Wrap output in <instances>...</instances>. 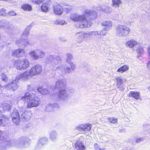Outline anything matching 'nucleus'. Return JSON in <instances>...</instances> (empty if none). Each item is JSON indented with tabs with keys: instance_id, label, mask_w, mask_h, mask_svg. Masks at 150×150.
Masks as SVG:
<instances>
[{
	"instance_id": "ea45409f",
	"label": "nucleus",
	"mask_w": 150,
	"mask_h": 150,
	"mask_svg": "<svg viewBox=\"0 0 150 150\" xmlns=\"http://www.w3.org/2000/svg\"><path fill=\"white\" fill-rule=\"evenodd\" d=\"M37 52L38 59L39 58H43L45 57V54L44 52L38 50H37Z\"/></svg>"
},
{
	"instance_id": "6e6552de",
	"label": "nucleus",
	"mask_w": 150,
	"mask_h": 150,
	"mask_svg": "<svg viewBox=\"0 0 150 150\" xmlns=\"http://www.w3.org/2000/svg\"><path fill=\"white\" fill-rule=\"evenodd\" d=\"M69 98V95L64 89L59 91L58 99V100H67Z\"/></svg>"
},
{
	"instance_id": "393cba45",
	"label": "nucleus",
	"mask_w": 150,
	"mask_h": 150,
	"mask_svg": "<svg viewBox=\"0 0 150 150\" xmlns=\"http://www.w3.org/2000/svg\"><path fill=\"white\" fill-rule=\"evenodd\" d=\"M126 81V79L125 78H122L121 77H117L116 79V85L119 88L122 84L125 82Z\"/></svg>"
},
{
	"instance_id": "0e129e2a",
	"label": "nucleus",
	"mask_w": 150,
	"mask_h": 150,
	"mask_svg": "<svg viewBox=\"0 0 150 150\" xmlns=\"http://www.w3.org/2000/svg\"><path fill=\"white\" fill-rule=\"evenodd\" d=\"M1 86L0 85V93H1L2 92V90L1 89Z\"/></svg>"
},
{
	"instance_id": "72a5a7b5",
	"label": "nucleus",
	"mask_w": 150,
	"mask_h": 150,
	"mask_svg": "<svg viewBox=\"0 0 150 150\" xmlns=\"http://www.w3.org/2000/svg\"><path fill=\"white\" fill-rule=\"evenodd\" d=\"M37 52V50L31 51L30 53L31 57L35 60L38 59V56Z\"/></svg>"
},
{
	"instance_id": "603ef678",
	"label": "nucleus",
	"mask_w": 150,
	"mask_h": 150,
	"mask_svg": "<svg viewBox=\"0 0 150 150\" xmlns=\"http://www.w3.org/2000/svg\"><path fill=\"white\" fill-rule=\"evenodd\" d=\"M8 14L9 16H15L16 15V13L14 11H9Z\"/></svg>"
},
{
	"instance_id": "49530a36",
	"label": "nucleus",
	"mask_w": 150,
	"mask_h": 150,
	"mask_svg": "<svg viewBox=\"0 0 150 150\" xmlns=\"http://www.w3.org/2000/svg\"><path fill=\"white\" fill-rule=\"evenodd\" d=\"M2 80L5 82H8V78L6 76V75L2 73L1 75Z\"/></svg>"
},
{
	"instance_id": "39448f33",
	"label": "nucleus",
	"mask_w": 150,
	"mask_h": 150,
	"mask_svg": "<svg viewBox=\"0 0 150 150\" xmlns=\"http://www.w3.org/2000/svg\"><path fill=\"white\" fill-rule=\"evenodd\" d=\"M40 102V98L38 96H35L28 101L27 107L28 108L36 107L39 105Z\"/></svg>"
},
{
	"instance_id": "8fccbe9b",
	"label": "nucleus",
	"mask_w": 150,
	"mask_h": 150,
	"mask_svg": "<svg viewBox=\"0 0 150 150\" xmlns=\"http://www.w3.org/2000/svg\"><path fill=\"white\" fill-rule=\"evenodd\" d=\"M6 10L4 8H2L0 10V16L6 15Z\"/></svg>"
},
{
	"instance_id": "412c9836",
	"label": "nucleus",
	"mask_w": 150,
	"mask_h": 150,
	"mask_svg": "<svg viewBox=\"0 0 150 150\" xmlns=\"http://www.w3.org/2000/svg\"><path fill=\"white\" fill-rule=\"evenodd\" d=\"M75 146L76 150H84L85 149L83 144L81 141L76 142Z\"/></svg>"
},
{
	"instance_id": "13d9d810",
	"label": "nucleus",
	"mask_w": 150,
	"mask_h": 150,
	"mask_svg": "<svg viewBox=\"0 0 150 150\" xmlns=\"http://www.w3.org/2000/svg\"><path fill=\"white\" fill-rule=\"evenodd\" d=\"M64 9L66 10L67 12H68L70 11L71 9V8L70 7H68L64 8Z\"/></svg>"
},
{
	"instance_id": "bb28decb",
	"label": "nucleus",
	"mask_w": 150,
	"mask_h": 150,
	"mask_svg": "<svg viewBox=\"0 0 150 150\" xmlns=\"http://www.w3.org/2000/svg\"><path fill=\"white\" fill-rule=\"evenodd\" d=\"M8 120L7 118L4 115H2V112L0 110V125L2 126V124Z\"/></svg>"
},
{
	"instance_id": "a18cd8bd",
	"label": "nucleus",
	"mask_w": 150,
	"mask_h": 150,
	"mask_svg": "<svg viewBox=\"0 0 150 150\" xmlns=\"http://www.w3.org/2000/svg\"><path fill=\"white\" fill-rule=\"evenodd\" d=\"M137 52L138 53V55L140 56L142 54L143 52V48L142 47H139L137 49Z\"/></svg>"
},
{
	"instance_id": "052dcab7",
	"label": "nucleus",
	"mask_w": 150,
	"mask_h": 150,
	"mask_svg": "<svg viewBox=\"0 0 150 150\" xmlns=\"http://www.w3.org/2000/svg\"><path fill=\"white\" fill-rule=\"evenodd\" d=\"M44 0H38V4H40L42 3Z\"/></svg>"
},
{
	"instance_id": "4468645a",
	"label": "nucleus",
	"mask_w": 150,
	"mask_h": 150,
	"mask_svg": "<svg viewBox=\"0 0 150 150\" xmlns=\"http://www.w3.org/2000/svg\"><path fill=\"white\" fill-rule=\"evenodd\" d=\"M58 71L60 74L62 75H65L67 73L71 72L72 71L70 67L66 66L64 68L61 67L58 70Z\"/></svg>"
},
{
	"instance_id": "4d7b16f0",
	"label": "nucleus",
	"mask_w": 150,
	"mask_h": 150,
	"mask_svg": "<svg viewBox=\"0 0 150 150\" xmlns=\"http://www.w3.org/2000/svg\"><path fill=\"white\" fill-rule=\"evenodd\" d=\"M60 25H66L67 24V23L65 21H60Z\"/></svg>"
},
{
	"instance_id": "f257e3e1",
	"label": "nucleus",
	"mask_w": 150,
	"mask_h": 150,
	"mask_svg": "<svg viewBox=\"0 0 150 150\" xmlns=\"http://www.w3.org/2000/svg\"><path fill=\"white\" fill-rule=\"evenodd\" d=\"M83 13L84 14L82 15L74 13L71 14L70 16V18L71 20L74 22H79L76 26L78 28H84L91 26L92 23L86 17V14L89 16L91 19L96 18L97 16L95 11L88 9H85Z\"/></svg>"
},
{
	"instance_id": "2eb2a0df",
	"label": "nucleus",
	"mask_w": 150,
	"mask_h": 150,
	"mask_svg": "<svg viewBox=\"0 0 150 150\" xmlns=\"http://www.w3.org/2000/svg\"><path fill=\"white\" fill-rule=\"evenodd\" d=\"M102 25L105 28H104L105 30H110L112 27V22L110 20L104 21L101 23Z\"/></svg>"
},
{
	"instance_id": "a19ab883",
	"label": "nucleus",
	"mask_w": 150,
	"mask_h": 150,
	"mask_svg": "<svg viewBox=\"0 0 150 150\" xmlns=\"http://www.w3.org/2000/svg\"><path fill=\"white\" fill-rule=\"evenodd\" d=\"M31 95L30 93H26L25 96L24 97H23L21 98V99L22 100H29L30 99L31 97Z\"/></svg>"
},
{
	"instance_id": "5701e85b",
	"label": "nucleus",
	"mask_w": 150,
	"mask_h": 150,
	"mask_svg": "<svg viewBox=\"0 0 150 150\" xmlns=\"http://www.w3.org/2000/svg\"><path fill=\"white\" fill-rule=\"evenodd\" d=\"M23 37L19 40V45L22 46H25L29 44L30 42L28 39H24Z\"/></svg>"
},
{
	"instance_id": "f3484780",
	"label": "nucleus",
	"mask_w": 150,
	"mask_h": 150,
	"mask_svg": "<svg viewBox=\"0 0 150 150\" xmlns=\"http://www.w3.org/2000/svg\"><path fill=\"white\" fill-rule=\"evenodd\" d=\"M20 146L23 147L28 146L30 143V139L26 138H23L20 139Z\"/></svg>"
},
{
	"instance_id": "338daca9",
	"label": "nucleus",
	"mask_w": 150,
	"mask_h": 150,
	"mask_svg": "<svg viewBox=\"0 0 150 150\" xmlns=\"http://www.w3.org/2000/svg\"><path fill=\"white\" fill-rule=\"evenodd\" d=\"M11 85L12 86H14V84H11Z\"/></svg>"
},
{
	"instance_id": "20e7f679",
	"label": "nucleus",
	"mask_w": 150,
	"mask_h": 150,
	"mask_svg": "<svg viewBox=\"0 0 150 150\" xmlns=\"http://www.w3.org/2000/svg\"><path fill=\"white\" fill-rule=\"evenodd\" d=\"M7 136L2 131H0V150L5 149L7 146L11 145L10 141L6 139Z\"/></svg>"
},
{
	"instance_id": "69168bd1",
	"label": "nucleus",
	"mask_w": 150,
	"mask_h": 150,
	"mask_svg": "<svg viewBox=\"0 0 150 150\" xmlns=\"http://www.w3.org/2000/svg\"><path fill=\"white\" fill-rule=\"evenodd\" d=\"M149 90L150 91V86L148 88Z\"/></svg>"
},
{
	"instance_id": "0eeeda50",
	"label": "nucleus",
	"mask_w": 150,
	"mask_h": 150,
	"mask_svg": "<svg viewBox=\"0 0 150 150\" xmlns=\"http://www.w3.org/2000/svg\"><path fill=\"white\" fill-rule=\"evenodd\" d=\"M30 66V62L25 58L19 59V70H23L27 68Z\"/></svg>"
},
{
	"instance_id": "6ab92c4d",
	"label": "nucleus",
	"mask_w": 150,
	"mask_h": 150,
	"mask_svg": "<svg viewBox=\"0 0 150 150\" xmlns=\"http://www.w3.org/2000/svg\"><path fill=\"white\" fill-rule=\"evenodd\" d=\"M128 96L133 98L136 100L140 99L141 98L140 93L138 92L131 91L128 94Z\"/></svg>"
},
{
	"instance_id": "de8ad7c7",
	"label": "nucleus",
	"mask_w": 150,
	"mask_h": 150,
	"mask_svg": "<svg viewBox=\"0 0 150 150\" xmlns=\"http://www.w3.org/2000/svg\"><path fill=\"white\" fill-rule=\"evenodd\" d=\"M108 121L110 122L114 123L116 122L117 120L114 117L108 118Z\"/></svg>"
},
{
	"instance_id": "a211bd4d",
	"label": "nucleus",
	"mask_w": 150,
	"mask_h": 150,
	"mask_svg": "<svg viewBox=\"0 0 150 150\" xmlns=\"http://www.w3.org/2000/svg\"><path fill=\"white\" fill-rule=\"evenodd\" d=\"M32 116V112L30 111H26L23 113L21 115V117L25 120H29Z\"/></svg>"
},
{
	"instance_id": "b1692460",
	"label": "nucleus",
	"mask_w": 150,
	"mask_h": 150,
	"mask_svg": "<svg viewBox=\"0 0 150 150\" xmlns=\"http://www.w3.org/2000/svg\"><path fill=\"white\" fill-rule=\"evenodd\" d=\"M57 132L55 131H53L50 133V138L52 141H55L57 138Z\"/></svg>"
},
{
	"instance_id": "e433bc0d",
	"label": "nucleus",
	"mask_w": 150,
	"mask_h": 150,
	"mask_svg": "<svg viewBox=\"0 0 150 150\" xmlns=\"http://www.w3.org/2000/svg\"><path fill=\"white\" fill-rule=\"evenodd\" d=\"M38 91L40 92L41 94H45L48 93V91L46 89H44L41 87H39L38 89Z\"/></svg>"
},
{
	"instance_id": "cd10ccee",
	"label": "nucleus",
	"mask_w": 150,
	"mask_h": 150,
	"mask_svg": "<svg viewBox=\"0 0 150 150\" xmlns=\"http://www.w3.org/2000/svg\"><path fill=\"white\" fill-rule=\"evenodd\" d=\"M28 71L25 72L19 75V79H22L23 80H25L28 79L29 75H28Z\"/></svg>"
},
{
	"instance_id": "dca6fc26",
	"label": "nucleus",
	"mask_w": 150,
	"mask_h": 150,
	"mask_svg": "<svg viewBox=\"0 0 150 150\" xmlns=\"http://www.w3.org/2000/svg\"><path fill=\"white\" fill-rule=\"evenodd\" d=\"M54 13L57 15H61L63 11L62 7L59 5H57L54 7Z\"/></svg>"
},
{
	"instance_id": "864d4df0",
	"label": "nucleus",
	"mask_w": 150,
	"mask_h": 150,
	"mask_svg": "<svg viewBox=\"0 0 150 150\" xmlns=\"http://www.w3.org/2000/svg\"><path fill=\"white\" fill-rule=\"evenodd\" d=\"M70 64L71 67L70 68L71 71H74L76 68L75 65L72 62H70Z\"/></svg>"
},
{
	"instance_id": "bf43d9fd",
	"label": "nucleus",
	"mask_w": 150,
	"mask_h": 150,
	"mask_svg": "<svg viewBox=\"0 0 150 150\" xmlns=\"http://www.w3.org/2000/svg\"><path fill=\"white\" fill-rule=\"evenodd\" d=\"M30 1L33 3L38 4V0H30Z\"/></svg>"
},
{
	"instance_id": "2f4dec72",
	"label": "nucleus",
	"mask_w": 150,
	"mask_h": 150,
	"mask_svg": "<svg viewBox=\"0 0 150 150\" xmlns=\"http://www.w3.org/2000/svg\"><path fill=\"white\" fill-rule=\"evenodd\" d=\"M129 67L126 65H124L120 67L117 70V71L118 72L122 73L128 71L129 70Z\"/></svg>"
},
{
	"instance_id": "9b49d317",
	"label": "nucleus",
	"mask_w": 150,
	"mask_h": 150,
	"mask_svg": "<svg viewBox=\"0 0 150 150\" xmlns=\"http://www.w3.org/2000/svg\"><path fill=\"white\" fill-rule=\"evenodd\" d=\"M19 79L16 77V79L13 80L12 82L7 84L6 86V88L7 89H11L12 88L13 90H15L17 88V83H18Z\"/></svg>"
},
{
	"instance_id": "a878e982",
	"label": "nucleus",
	"mask_w": 150,
	"mask_h": 150,
	"mask_svg": "<svg viewBox=\"0 0 150 150\" xmlns=\"http://www.w3.org/2000/svg\"><path fill=\"white\" fill-rule=\"evenodd\" d=\"M31 28V27L30 25L27 26L24 30L22 33V37H27L29 33V32Z\"/></svg>"
},
{
	"instance_id": "c85d7f7f",
	"label": "nucleus",
	"mask_w": 150,
	"mask_h": 150,
	"mask_svg": "<svg viewBox=\"0 0 150 150\" xmlns=\"http://www.w3.org/2000/svg\"><path fill=\"white\" fill-rule=\"evenodd\" d=\"M33 67L35 71L36 75L40 73L42 71V67L40 65H36Z\"/></svg>"
},
{
	"instance_id": "9d476101",
	"label": "nucleus",
	"mask_w": 150,
	"mask_h": 150,
	"mask_svg": "<svg viewBox=\"0 0 150 150\" xmlns=\"http://www.w3.org/2000/svg\"><path fill=\"white\" fill-rule=\"evenodd\" d=\"M66 83V81L65 79L59 80L56 83L55 87L58 89L59 91L63 90L65 87Z\"/></svg>"
},
{
	"instance_id": "f704fd0d",
	"label": "nucleus",
	"mask_w": 150,
	"mask_h": 150,
	"mask_svg": "<svg viewBox=\"0 0 150 150\" xmlns=\"http://www.w3.org/2000/svg\"><path fill=\"white\" fill-rule=\"evenodd\" d=\"M22 8L24 11H30L32 9V6L29 4H25L22 5Z\"/></svg>"
},
{
	"instance_id": "ddd939ff",
	"label": "nucleus",
	"mask_w": 150,
	"mask_h": 150,
	"mask_svg": "<svg viewBox=\"0 0 150 150\" xmlns=\"http://www.w3.org/2000/svg\"><path fill=\"white\" fill-rule=\"evenodd\" d=\"M138 43L137 41L134 39H131L125 42V45L129 48H132L137 45Z\"/></svg>"
},
{
	"instance_id": "09e8293b",
	"label": "nucleus",
	"mask_w": 150,
	"mask_h": 150,
	"mask_svg": "<svg viewBox=\"0 0 150 150\" xmlns=\"http://www.w3.org/2000/svg\"><path fill=\"white\" fill-rule=\"evenodd\" d=\"M144 140V138L142 137L137 138L135 142L136 143H139L141 142H143Z\"/></svg>"
},
{
	"instance_id": "4be33fe9",
	"label": "nucleus",
	"mask_w": 150,
	"mask_h": 150,
	"mask_svg": "<svg viewBox=\"0 0 150 150\" xmlns=\"http://www.w3.org/2000/svg\"><path fill=\"white\" fill-rule=\"evenodd\" d=\"M99 8V9L98 10H100L106 13H110L112 11V9L108 6H102Z\"/></svg>"
},
{
	"instance_id": "c03bdc74",
	"label": "nucleus",
	"mask_w": 150,
	"mask_h": 150,
	"mask_svg": "<svg viewBox=\"0 0 150 150\" xmlns=\"http://www.w3.org/2000/svg\"><path fill=\"white\" fill-rule=\"evenodd\" d=\"M107 30H105L104 28H103V30L98 31L99 32V35L100 37V38L101 36H103L106 35L107 34L106 31Z\"/></svg>"
},
{
	"instance_id": "e2e57ef3",
	"label": "nucleus",
	"mask_w": 150,
	"mask_h": 150,
	"mask_svg": "<svg viewBox=\"0 0 150 150\" xmlns=\"http://www.w3.org/2000/svg\"><path fill=\"white\" fill-rule=\"evenodd\" d=\"M27 88L29 90V91H30L31 87V86L30 85H28L27 86Z\"/></svg>"
},
{
	"instance_id": "37998d69",
	"label": "nucleus",
	"mask_w": 150,
	"mask_h": 150,
	"mask_svg": "<svg viewBox=\"0 0 150 150\" xmlns=\"http://www.w3.org/2000/svg\"><path fill=\"white\" fill-rule=\"evenodd\" d=\"M19 50H15L12 52V55L14 57L18 58V57Z\"/></svg>"
},
{
	"instance_id": "c9c22d12",
	"label": "nucleus",
	"mask_w": 150,
	"mask_h": 150,
	"mask_svg": "<svg viewBox=\"0 0 150 150\" xmlns=\"http://www.w3.org/2000/svg\"><path fill=\"white\" fill-rule=\"evenodd\" d=\"M1 107L4 110H9L11 107V105L6 103H2L1 105Z\"/></svg>"
},
{
	"instance_id": "1a4fd4ad",
	"label": "nucleus",
	"mask_w": 150,
	"mask_h": 150,
	"mask_svg": "<svg viewBox=\"0 0 150 150\" xmlns=\"http://www.w3.org/2000/svg\"><path fill=\"white\" fill-rule=\"evenodd\" d=\"M92 127L91 125L90 124H85L77 126L76 129L80 131H88Z\"/></svg>"
},
{
	"instance_id": "58836bf2",
	"label": "nucleus",
	"mask_w": 150,
	"mask_h": 150,
	"mask_svg": "<svg viewBox=\"0 0 150 150\" xmlns=\"http://www.w3.org/2000/svg\"><path fill=\"white\" fill-rule=\"evenodd\" d=\"M27 71H28V72L29 74L28 75L32 77L36 75L35 71L33 67H31L29 70H28Z\"/></svg>"
},
{
	"instance_id": "3c124183",
	"label": "nucleus",
	"mask_w": 150,
	"mask_h": 150,
	"mask_svg": "<svg viewBox=\"0 0 150 150\" xmlns=\"http://www.w3.org/2000/svg\"><path fill=\"white\" fill-rule=\"evenodd\" d=\"M94 147L96 150H105V148L101 149L99 147L98 144L97 143L95 144Z\"/></svg>"
},
{
	"instance_id": "7c9ffc66",
	"label": "nucleus",
	"mask_w": 150,
	"mask_h": 150,
	"mask_svg": "<svg viewBox=\"0 0 150 150\" xmlns=\"http://www.w3.org/2000/svg\"><path fill=\"white\" fill-rule=\"evenodd\" d=\"M48 139L47 138L45 137H42L39 140L38 144L40 146L41 145H43L47 142Z\"/></svg>"
},
{
	"instance_id": "c756f323",
	"label": "nucleus",
	"mask_w": 150,
	"mask_h": 150,
	"mask_svg": "<svg viewBox=\"0 0 150 150\" xmlns=\"http://www.w3.org/2000/svg\"><path fill=\"white\" fill-rule=\"evenodd\" d=\"M112 6L116 8L119 7L122 3L121 0H112Z\"/></svg>"
},
{
	"instance_id": "423d86ee",
	"label": "nucleus",
	"mask_w": 150,
	"mask_h": 150,
	"mask_svg": "<svg viewBox=\"0 0 150 150\" xmlns=\"http://www.w3.org/2000/svg\"><path fill=\"white\" fill-rule=\"evenodd\" d=\"M48 61L53 66L57 65L59 64L61 62V58L58 56H50L47 58Z\"/></svg>"
},
{
	"instance_id": "f8f14e48",
	"label": "nucleus",
	"mask_w": 150,
	"mask_h": 150,
	"mask_svg": "<svg viewBox=\"0 0 150 150\" xmlns=\"http://www.w3.org/2000/svg\"><path fill=\"white\" fill-rule=\"evenodd\" d=\"M11 117L13 123L16 125H18L19 124V119L18 118L19 114L17 110L15 109L13 110Z\"/></svg>"
},
{
	"instance_id": "680f3d73",
	"label": "nucleus",
	"mask_w": 150,
	"mask_h": 150,
	"mask_svg": "<svg viewBox=\"0 0 150 150\" xmlns=\"http://www.w3.org/2000/svg\"><path fill=\"white\" fill-rule=\"evenodd\" d=\"M60 21H55L54 24L56 25H60Z\"/></svg>"
},
{
	"instance_id": "4c0bfd02",
	"label": "nucleus",
	"mask_w": 150,
	"mask_h": 150,
	"mask_svg": "<svg viewBox=\"0 0 150 150\" xmlns=\"http://www.w3.org/2000/svg\"><path fill=\"white\" fill-rule=\"evenodd\" d=\"M49 4L47 3L42 4L41 6V9L43 12H46L47 11L49 7Z\"/></svg>"
},
{
	"instance_id": "79ce46f5",
	"label": "nucleus",
	"mask_w": 150,
	"mask_h": 150,
	"mask_svg": "<svg viewBox=\"0 0 150 150\" xmlns=\"http://www.w3.org/2000/svg\"><path fill=\"white\" fill-rule=\"evenodd\" d=\"M73 59L72 55L70 53H68L67 54L66 62L68 63H70Z\"/></svg>"
},
{
	"instance_id": "473e14b6",
	"label": "nucleus",
	"mask_w": 150,
	"mask_h": 150,
	"mask_svg": "<svg viewBox=\"0 0 150 150\" xmlns=\"http://www.w3.org/2000/svg\"><path fill=\"white\" fill-rule=\"evenodd\" d=\"M8 24L7 23L5 22L4 20L0 21V28L2 29H8Z\"/></svg>"
},
{
	"instance_id": "5fc2aeb1",
	"label": "nucleus",
	"mask_w": 150,
	"mask_h": 150,
	"mask_svg": "<svg viewBox=\"0 0 150 150\" xmlns=\"http://www.w3.org/2000/svg\"><path fill=\"white\" fill-rule=\"evenodd\" d=\"M19 56H23L24 55L25 53V51L23 49H19Z\"/></svg>"
},
{
	"instance_id": "6e6d98bb",
	"label": "nucleus",
	"mask_w": 150,
	"mask_h": 150,
	"mask_svg": "<svg viewBox=\"0 0 150 150\" xmlns=\"http://www.w3.org/2000/svg\"><path fill=\"white\" fill-rule=\"evenodd\" d=\"M19 63V61L18 60H16L15 61L14 63V66L15 67H16L17 69H18V64Z\"/></svg>"
},
{
	"instance_id": "aec40b11",
	"label": "nucleus",
	"mask_w": 150,
	"mask_h": 150,
	"mask_svg": "<svg viewBox=\"0 0 150 150\" xmlns=\"http://www.w3.org/2000/svg\"><path fill=\"white\" fill-rule=\"evenodd\" d=\"M54 107L58 108L59 106L57 104H48L45 108V110L47 112H50L53 110Z\"/></svg>"
},
{
	"instance_id": "f03ea898",
	"label": "nucleus",
	"mask_w": 150,
	"mask_h": 150,
	"mask_svg": "<svg viewBox=\"0 0 150 150\" xmlns=\"http://www.w3.org/2000/svg\"><path fill=\"white\" fill-rule=\"evenodd\" d=\"M98 31H91L89 32H77L75 33V35L78 38L79 40V42H81L86 38H91L92 35L96 36L98 39L100 38L99 35Z\"/></svg>"
},
{
	"instance_id": "7ed1b4c3",
	"label": "nucleus",
	"mask_w": 150,
	"mask_h": 150,
	"mask_svg": "<svg viewBox=\"0 0 150 150\" xmlns=\"http://www.w3.org/2000/svg\"><path fill=\"white\" fill-rule=\"evenodd\" d=\"M116 35L118 37H125L130 33L131 30L127 26L124 25H119L115 28Z\"/></svg>"
}]
</instances>
